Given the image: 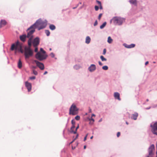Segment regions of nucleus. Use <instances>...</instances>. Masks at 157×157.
I'll list each match as a JSON object with an SVG mask.
<instances>
[{
  "label": "nucleus",
  "instance_id": "16",
  "mask_svg": "<svg viewBox=\"0 0 157 157\" xmlns=\"http://www.w3.org/2000/svg\"><path fill=\"white\" fill-rule=\"evenodd\" d=\"M138 116V114L137 113H135L134 114H132L131 116V119L134 120H136L137 119V117Z\"/></svg>",
  "mask_w": 157,
  "mask_h": 157
},
{
  "label": "nucleus",
  "instance_id": "27",
  "mask_svg": "<svg viewBox=\"0 0 157 157\" xmlns=\"http://www.w3.org/2000/svg\"><path fill=\"white\" fill-rule=\"evenodd\" d=\"M100 58H101V60L103 61H106L107 60V59L106 58H105L104 57V56H101Z\"/></svg>",
  "mask_w": 157,
  "mask_h": 157
},
{
  "label": "nucleus",
  "instance_id": "19",
  "mask_svg": "<svg viewBox=\"0 0 157 157\" xmlns=\"http://www.w3.org/2000/svg\"><path fill=\"white\" fill-rule=\"evenodd\" d=\"M75 125H72L71 128V133H73L74 134H76V131H74V129L75 128Z\"/></svg>",
  "mask_w": 157,
  "mask_h": 157
},
{
  "label": "nucleus",
  "instance_id": "53",
  "mask_svg": "<svg viewBox=\"0 0 157 157\" xmlns=\"http://www.w3.org/2000/svg\"><path fill=\"white\" fill-rule=\"evenodd\" d=\"M89 112L90 113L91 112V110L90 108L89 109Z\"/></svg>",
  "mask_w": 157,
  "mask_h": 157
},
{
  "label": "nucleus",
  "instance_id": "41",
  "mask_svg": "<svg viewBox=\"0 0 157 157\" xmlns=\"http://www.w3.org/2000/svg\"><path fill=\"white\" fill-rule=\"evenodd\" d=\"M98 24V21H97V20H96L95 22V23L94 24V26H96V25H97Z\"/></svg>",
  "mask_w": 157,
  "mask_h": 157
},
{
  "label": "nucleus",
  "instance_id": "28",
  "mask_svg": "<svg viewBox=\"0 0 157 157\" xmlns=\"http://www.w3.org/2000/svg\"><path fill=\"white\" fill-rule=\"evenodd\" d=\"M45 33L47 36H49L50 35V32L49 30H46L45 31Z\"/></svg>",
  "mask_w": 157,
  "mask_h": 157
},
{
  "label": "nucleus",
  "instance_id": "57",
  "mask_svg": "<svg viewBox=\"0 0 157 157\" xmlns=\"http://www.w3.org/2000/svg\"><path fill=\"white\" fill-rule=\"evenodd\" d=\"M126 124L127 125H128V122H127V121H126Z\"/></svg>",
  "mask_w": 157,
  "mask_h": 157
},
{
  "label": "nucleus",
  "instance_id": "20",
  "mask_svg": "<svg viewBox=\"0 0 157 157\" xmlns=\"http://www.w3.org/2000/svg\"><path fill=\"white\" fill-rule=\"evenodd\" d=\"M91 39L90 37L87 36L86 37L85 42L87 44H89L90 41Z\"/></svg>",
  "mask_w": 157,
  "mask_h": 157
},
{
  "label": "nucleus",
  "instance_id": "52",
  "mask_svg": "<svg viewBox=\"0 0 157 157\" xmlns=\"http://www.w3.org/2000/svg\"><path fill=\"white\" fill-rule=\"evenodd\" d=\"M78 134H77L76 135V137L75 139H76L78 138Z\"/></svg>",
  "mask_w": 157,
  "mask_h": 157
},
{
  "label": "nucleus",
  "instance_id": "32",
  "mask_svg": "<svg viewBox=\"0 0 157 157\" xmlns=\"http://www.w3.org/2000/svg\"><path fill=\"white\" fill-rule=\"evenodd\" d=\"M40 51L44 54L45 53V52L44 50L42 48H40Z\"/></svg>",
  "mask_w": 157,
  "mask_h": 157
},
{
  "label": "nucleus",
  "instance_id": "17",
  "mask_svg": "<svg viewBox=\"0 0 157 157\" xmlns=\"http://www.w3.org/2000/svg\"><path fill=\"white\" fill-rule=\"evenodd\" d=\"M124 46L125 47L127 48H130L134 47L135 45L134 44H131L130 45H128L125 44H124Z\"/></svg>",
  "mask_w": 157,
  "mask_h": 157
},
{
  "label": "nucleus",
  "instance_id": "12",
  "mask_svg": "<svg viewBox=\"0 0 157 157\" xmlns=\"http://www.w3.org/2000/svg\"><path fill=\"white\" fill-rule=\"evenodd\" d=\"M25 85L27 88L28 89L29 92L31 90L32 85L31 83L26 82H25Z\"/></svg>",
  "mask_w": 157,
  "mask_h": 157
},
{
  "label": "nucleus",
  "instance_id": "60",
  "mask_svg": "<svg viewBox=\"0 0 157 157\" xmlns=\"http://www.w3.org/2000/svg\"><path fill=\"white\" fill-rule=\"evenodd\" d=\"M156 157H157V151L156 152Z\"/></svg>",
  "mask_w": 157,
  "mask_h": 157
},
{
  "label": "nucleus",
  "instance_id": "43",
  "mask_svg": "<svg viewBox=\"0 0 157 157\" xmlns=\"http://www.w3.org/2000/svg\"><path fill=\"white\" fill-rule=\"evenodd\" d=\"M120 134H121L120 132H118L117 134V137H119L120 136Z\"/></svg>",
  "mask_w": 157,
  "mask_h": 157
},
{
  "label": "nucleus",
  "instance_id": "54",
  "mask_svg": "<svg viewBox=\"0 0 157 157\" xmlns=\"http://www.w3.org/2000/svg\"><path fill=\"white\" fill-rule=\"evenodd\" d=\"M147 157H153V156H150L149 155H148Z\"/></svg>",
  "mask_w": 157,
  "mask_h": 157
},
{
  "label": "nucleus",
  "instance_id": "56",
  "mask_svg": "<svg viewBox=\"0 0 157 157\" xmlns=\"http://www.w3.org/2000/svg\"><path fill=\"white\" fill-rule=\"evenodd\" d=\"M93 116H95V115L94 114H93L92 115V117H93Z\"/></svg>",
  "mask_w": 157,
  "mask_h": 157
},
{
  "label": "nucleus",
  "instance_id": "44",
  "mask_svg": "<svg viewBox=\"0 0 157 157\" xmlns=\"http://www.w3.org/2000/svg\"><path fill=\"white\" fill-rule=\"evenodd\" d=\"M96 2L98 3L99 5L101 4V2L100 1L97 0Z\"/></svg>",
  "mask_w": 157,
  "mask_h": 157
},
{
  "label": "nucleus",
  "instance_id": "31",
  "mask_svg": "<svg viewBox=\"0 0 157 157\" xmlns=\"http://www.w3.org/2000/svg\"><path fill=\"white\" fill-rule=\"evenodd\" d=\"M33 73L35 75H37L38 74L37 71L35 70H33Z\"/></svg>",
  "mask_w": 157,
  "mask_h": 157
},
{
  "label": "nucleus",
  "instance_id": "10",
  "mask_svg": "<svg viewBox=\"0 0 157 157\" xmlns=\"http://www.w3.org/2000/svg\"><path fill=\"white\" fill-rule=\"evenodd\" d=\"M34 61L36 64V66L38 67L40 70H43L44 69V66L43 63L36 60H35Z\"/></svg>",
  "mask_w": 157,
  "mask_h": 157
},
{
  "label": "nucleus",
  "instance_id": "5",
  "mask_svg": "<svg viewBox=\"0 0 157 157\" xmlns=\"http://www.w3.org/2000/svg\"><path fill=\"white\" fill-rule=\"evenodd\" d=\"M78 109L76 107L75 105L73 104L70 108L69 114L73 115H76L78 113Z\"/></svg>",
  "mask_w": 157,
  "mask_h": 157
},
{
  "label": "nucleus",
  "instance_id": "6",
  "mask_svg": "<svg viewBox=\"0 0 157 157\" xmlns=\"http://www.w3.org/2000/svg\"><path fill=\"white\" fill-rule=\"evenodd\" d=\"M35 28L34 26H32V25L27 29V37L29 39L33 38V34L35 31Z\"/></svg>",
  "mask_w": 157,
  "mask_h": 157
},
{
  "label": "nucleus",
  "instance_id": "25",
  "mask_svg": "<svg viewBox=\"0 0 157 157\" xmlns=\"http://www.w3.org/2000/svg\"><path fill=\"white\" fill-rule=\"evenodd\" d=\"M113 40L111 39L110 36H109L108 38V42L109 43H111L112 42Z\"/></svg>",
  "mask_w": 157,
  "mask_h": 157
},
{
  "label": "nucleus",
  "instance_id": "40",
  "mask_svg": "<svg viewBox=\"0 0 157 157\" xmlns=\"http://www.w3.org/2000/svg\"><path fill=\"white\" fill-rule=\"evenodd\" d=\"M35 47V49L34 51L35 52H37L38 51V48L37 47Z\"/></svg>",
  "mask_w": 157,
  "mask_h": 157
},
{
  "label": "nucleus",
  "instance_id": "51",
  "mask_svg": "<svg viewBox=\"0 0 157 157\" xmlns=\"http://www.w3.org/2000/svg\"><path fill=\"white\" fill-rule=\"evenodd\" d=\"M149 62L148 61H147L145 63V65H147L148 63Z\"/></svg>",
  "mask_w": 157,
  "mask_h": 157
},
{
  "label": "nucleus",
  "instance_id": "15",
  "mask_svg": "<svg viewBox=\"0 0 157 157\" xmlns=\"http://www.w3.org/2000/svg\"><path fill=\"white\" fill-rule=\"evenodd\" d=\"M6 20H2L0 22V28H1L6 24Z\"/></svg>",
  "mask_w": 157,
  "mask_h": 157
},
{
  "label": "nucleus",
  "instance_id": "63",
  "mask_svg": "<svg viewBox=\"0 0 157 157\" xmlns=\"http://www.w3.org/2000/svg\"><path fill=\"white\" fill-rule=\"evenodd\" d=\"M153 63H155V62H153Z\"/></svg>",
  "mask_w": 157,
  "mask_h": 157
},
{
  "label": "nucleus",
  "instance_id": "11",
  "mask_svg": "<svg viewBox=\"0 0 157 157\" xmlns=\"http://www.w3.org/2000/svg\"><path fill=\"white\" fill-rule=\"evenodd\" d=\"M39 39L38 37H36L34 39L33 41V45L34 47H36L39 44Z\"/></svg>",
  "mask_w": 157,
  "mask_h": 157
},
{
  "label": "nucleus",
  "instance_id": "37",
  "mask_svg": "<svg viewBox=\"0 0 157 157\" xmlns=\"http://www.w3.org/2000/svg\"><path fill=\"white\" fill-rule=\"evenodd\" d=\"M50 55L52 58L54 57L55 56L54 54L52 52L51 53Z\"/></svg>",
  "mask_w": 157,
  "mask_h": 157
},
{
  "label": "nucleus",
  "instance_id": "30",
  "mask_svg": "<svg viewBox=\"0 0 157 157\" xmlns=\"http://www.w3.org/2000/svg\"><path fill=\"white\" fill-rule=\"evenodd\" d=\"M75 119L77 120H79L80 119V117L79 116H77L75 117Z\"/></svg>",
  "mask_w": 157,
  "mask_h": 157
},
{
  "label": "nucleus",
  "instance_id": "22",
  "mask_svg": "<svg viewBox=\"0 0 157 157\" xmlns=\"http://www.w3.org/2000/svg\"><path fill=\"white\" fill-rule=\"evenodd\" d=\"M18 67L19 68H21L22 67V64L20 59H19L18 63Z\"/></svg>",
  "mask_w": 157,
  "mask_h": 157
},
{
  "label": "nucleus",
  "instance_id": "46",
  "mask_svg": "<svg viewBox=\"0 0 157 157\" xmlns=\"http://www.w3.org/2000/svg\"><path fill=\"white\" fill-rule=\"evenodd\" d=\"M79 125L78 124V126L76 127V129H75V130L76 131V132H77V129L79 128Z\"/></svg>",
  "mask_w": 157,
  "mask_h": 157
},
{
  "label": "nucleus",
  "instance_id": "35",
  "mask_svg": "<svg viewBox=\"0 0 157 157\" xmlns=\"http://www.w3.org/2000/svg\"><path fill=\"white\" fill-rule=\"evenodd\" d=\"M71 123L72 124V125H75V121L74 120H72L71 121Z\"/></svg>",
  "mask_w": 157,
  "mask_h": 157
},
{
  "label": "nucleus",
  "instance_id": "61",
  "mask_svg": "<svg viewBox=\"0 0 157 157\" xmlns=\"http://www.w3.org/2000/svg\"><path fill=\"white\" fill-rule=\"evenodd\" d=\"M75 147H74H74H72V149H75Z\"/></svg>",
  "mask_w": 157,
  "mask_h": 157
},
{
  "label": "nucleus",
  "instance_id": "33",
  "mask_svg": "<svg viewBox=\"0 0 157 157\" xmlns=\"http://www.w3.org/2000/svg\"><path fill=\"white\" fill-rule=\"evenodd\" d=\"M35 78H36V77L34 76L31 77H30V78H29V79L31 80L35 79Z\"/></svg>",
  "mask_w": 157,
  "mask_h": 157
},
{
  "label": "nucleus",
  "instance_id": "48",
  "mask_svg": "<svg viewBox=\"0 0 157 157\" xmlns=\"http://www.w3.org/2000/svg\"><path fill=\"white\" fill-rule=\"evenodd\" d=\"M75 140H76V139H74L72 141H71V142L70 143V144H72V143H73V142H74L75 141Z\"/></svg>",
  "mask_w": 157,
  "mask_h": 157
},
{
  "label": "nucleus",
  "instance_id": "13",
  "mask_svg": "<svg viewBox=\"0 0 157 157\" xmlns=\"http://www.w3.org/2000/svg\"><path fill=\"white\" fill-rule=\"evenodd\" d=\"M96 69L95 65L94 64H91L89 67L88 69L90 72L94 71Z\"/></svg>",
  "mask_w": 157,
  "mask_h": 157
},
{
  "label": "nucleus",
  "instance_id": "36",
  "mask_svg": "<svg viewBox=\"0 0 157 157\" xmlns=\"http://www.w3.org/2000/svg\"><path fill=\"white\" fill-rule=\"evenodd\" d=\"M106 49L105 48L103 50V55H105L106 53Z\"/></svg>",
  "mask_w": 157,
  "mask_h": 157
},
{
  "label": "nucleus",
  "instance_id": "62",
  "mask_svg": "<svg viewBox=\"0 0 157 157\" xmlns=\"http://www.w3.org/2000/svg\"><path fill=\"white\" fill-rule=\"evenodd\" d=\"M49 50H50V51H51V50H52V49H51V48H50L49 49Z\"/></svg>",
  "mask_w": 157,
  "mask_h": 157
},
{
  "label": "nucleus",
  "instance_id": "7",
  "mask_svg": "<svg viewBox=\"0 0 157 157\" xmlns=\"http://www.w3.org/2000/svg\"><path fill=\"white\" fill-rule=\"evenodd\" d=\"M47 57V56L45 54H42L39 52H37L35 55L36 58L40 61L46 59Z\"/></svg>",
  "mask_w": 157,
  "mask_h": 157
},
{
  "label": "nucleus",
  "instance_id": "8",
  "mask_svg": "<svg viewBox=\"0 0 157 157\" xmlns=\"http://www.w3.org/2000/svg\"><path fill=\"white\" fill-rule=\"evenodd\" d=\"M151 132L155 135H157V122L151 125Z\"/></svg>",
  "mask_w": 157,
  "mask_h": 157
},
{
  "label": "nucleus",
  "instance_id": "21",
  "mask_svg": "<svg viewBox=\"0 0 157 157\" xmlns=\"http://www.w3.org/2000/svg\"><path fill=\"white\" fill-rule=\"evenodd\" d=\"M32 39H29V40L28 41V44L29 45L28 47H30V48H31V43H32Z\"/></svg>",
  "mask_w": 157,
  "mask_h": 157
},
{
  "label": "nucleus",
  "instance_id": "59",
  "mask_svg": "<svg viewBox=\"0 0 157 157\" xmlns=\"http://www.w3.org/2000/svg\"><path fill=\"white\" fill-rule=\"evenodd\" d=\"M78 6V5L76 7H73V9H75L77 6Z\"/></svg>",
  "mask_w": 157,
  "mask_h": 157
},
{
  "label": "nucleus",
  "instance_id": "24",
  "mask_svg": "<svg viewBox=\"0 0 157 157\" xmlns=\"http://www.w3.org/2000/svg\"><path fill=\"white\" fill-rule=\"evenodd\" d=\"M129 2L132 4H136L137 3V1L136 0H130Z\"/></svg>",
  "mask_w": 157,
  "mask_h": 157
},
{
  "label": "nucleus",
  "instance_id": "23",
  "mask_svg": "<svg viewBox=\"0 0 157 157\" xmlns=\"http://www.w3.org/2000/svg\"><path fill=\"white\" fill-rule=\"evenodd\" d=\"M49 28L52 30H54L55 29L56 27L53 25H51L49 26Z\"/></svg>",
  "mask_w": 157,
  "mask_h": 157
},
{
  "label": "nucleus",
  "instance_id": "39",
  "mask_svg": "<svg viewBox=\"0 0 157 157\" xmlns=\"http://www.w3.org/2000/svg\"><path fill=\"white\" fill-rule=\"evenodd\" d=\"M89 120H91V121H92V123H93L94 122V119L92 118V117L91 118L89 119Z\"/></svg>",
  "mask_w": 157,
  "mask_h": 157
},
{
  "label": "nucleus",
  "instance_id": "14",
  "mask_svg": "<svg viewBox=\"0 0 157 157\" xmlns=\"http://www.w3.org/2000/svg\"><path fill=\"white\" fill-rule=\"evenodd\" d=\"M114 96L115 99H117L119 101L121 100V98L120 97V95L118 92H115L114 94Z\"/></svg>",
  "mask_w": 157,
  "mask_h": 157
},
{
  "label": "nucleus",
  "instance_id": "4",
  "mask_svg": "<svg viewBox=\"0 0 157 157\" xmlns=\"http://www.w3.org/2000/svg\"><path fill=\"white\" fill-rule=\"evenodd\" d=\"M124 19L121 17H113L110 21V22L111 23L112 22L115 25H121L122 24Z\"/></svg>",
  "mask_w": 157,
  "mask_h": 157
},
{
  "label": "nucleus",
  "instance_id": "64",
  "mask_svg": "<svg viewBox=\"0 0 157 157\" xmlns=\"http://www.w3.org/2000/svg\"><path fill=\"white\" fill-rule=\"evenodd\" d=\"M101 121V120H100L99 121Z\"/></svg>",
  "mask_w": 157,
  "mask_h": 157
},
{
  "label": "nucleus",
  "instance_id": "26",
  "mask_svg": "<svg viewBox=\"0 0 157 157\" xmlns=\"http://www.w3.org/2000/svg\"><path fill=\"white\" fill-rule=\"evenodd\" d=\"M106 24V22H104L100 26V28L101 29H102L103 28H104V27L105 26Z\"/></svg>",
  "mask_w": 157,
  "mask_h": 157
},
{
  "label": "nucleus",
  "instance_id": "29",
  "mask_svg": "<svg viewBox=\"0 0 157 157\" xmlns=\"http://www.w3.org/2000/svg\"><path fill=\"white\" fill-rule=\"evenodd\" d=\"M102 68L104 70H106L108 69V68L107 66H104L102 67Z\"/></svg>",
  "mask_w": 157,
  "mask_h": 157
},
{
  "label": "nucleus",
  "instance_id": "47",
  "mask_svg": "<svg viewBox=\"0 0 157 157\" xmlns=\"http://www.w3.org/2000/svg\"><path fill=\"white\" fill-rule=\"evenodd\" d=\"M99 8L101 10L102 9V7L101 5V4L100 5H99Z\"/></svg>",
  "mask_w": 157,
  "mask_h": 157
},
{
  "label": "nucleus",
  "instance_id": "50",
  "mask_svg": "<svg viewBox=\"0 0 157 157\" xmlns=\"http://www.w3.org/2000/svg\"><path fill=\"white\" fill-rule=\"evenodd\" d=\"M47 73H48V72L47 71H45L44 73V75H45L46 74H47Z\"/></svg>",
  "mask_w": 157,
  "mask_h": 157
},
{
  "label": "nucleus",
  "instance_id": "58",
  "mask_svg": "<svg viewBox=\"0 0 157 157\" xmlns=\"http://www.w3.org/2000/svg\"><path fill=\"white\" fill-rule=\"evenodd\" d=\"M93 136H91V137H90V139H93Z\"/></svg>",
  "mask_w": 157,
  "mask_h": 157
},
{
  "label": "nucleus",
  "instance_id": "1",
  "mask_svg": "<svg viewBox=\"0 0 157 157\" xmlns=\"http://www.w3.org/2000/svg\"><path fill=\"white\" fill-rule=\"evenodd\" d=\"M47 25L46 23L42 21L41 20H39L36 22L32 25V26H34L35 28H38L39 30L45 28Z\"/></svg>",
  "mask_w": 157,
  "mask_h": 157
},
{
  "label": "nucleus",
  "instance_id": "42",
  "mask_svg": "<svg viewBox=\"0 0 157 157\" xmlns=\"http://www.w3.org/2000/svg\"><path fill=\"white\" fill-rule=\"evenodd\" d=\"M88 135V134H86V136H85V137H84V141H85L86 140V138H87V137Z\"/></svg>",
  "mask_w": 157,
  "mask_h": 157
},
{
  "label": "nucleus",
  "instance_id": "18",
  "mask_svg": "<svg viewBox=\"0 0 157 157\" xmlns=\"http://www.w3.org/2000/svg\"><path fill=\"white\" fill-rule=\"evenodd\" d=\"M26 37H27L26 35H23L20 36V39L21 41L24 42L25 40V39Z\"/></svg>",
  "mask_w": 157,
  "mask_h": 157
},
{
  "label": "nucleus",
  "instance_id": "55",
  "mask_svg": "<svg viewBox=\"0 0 157 157\" xmlns=\"http://www.w3.org/2000/svg\"><path fill=\"white\" fill-rule=\"evenodd\" d=\"M86 146L85 145L84 146V149H86Z\"/></svg>",
  "mask_w": 157,
  "mask_h": 157
},
{
  "label": "nucleus",
  "instance_id": "49",
  "mask_svg": "<svg viewBox=\"0 0 157 157\" xmlns=\"http://www.w3.org/2000/svg\"><path fill=\"white\" fill-rule=\"evenodd\" d=\"M89 121H90V123H89L90 124H93V123H92V121H91V120H89Z\"/></svg>",
  "mask_w": 157,
  "mask_h": 157
},
{
  "label": "nucleus",
  "instance_id": "38",
  "mask_svg": "<svg viewBox=\"0 0 157 157\" xmlns=\"http://www.w3.org/2000/svg\"><path fill=\"white\" fill-rule=\"evenodd\" d=\"M102 15V13H100L99 14V16H98V19L99 20H100L101 16Z\"/></svg>",
  "mask_w": 157,
  "mask_h": 157
},
{
  "label": "nucleus",
  "instance_id": "2",
  "mask_svg": "<svg viewBox=\"0 0 157 157\" xmlns=\"http://www.w3.org/2000/svg\"><path fill=\"white\" fill-rule=\"evenodd\" d=\"M22 44L19 41H17L16 44H12L11 50L12 51L15 50L16 51H20L21 53L23 52V51L22 49Z\"/></svg>",
  "mask_w": 157,
  "mask_h": 157
},
{
  "label": "nucleus",
  "instance_id": "45",
  "mask_svg": "<svg viewBox=\"0 0 157 157\" xmlns=\"http://www.w3.org/2000/svg\"><path fill=\"white\" fill-rule=\"evenodd\" d=\"M98 63H99V65L100 66H102L103 65L102 63L100 61H99Z\"/></svg>",
  "mask_w": 157,
  "mask_h": 157
},
{
  "label": "nucleus",
  "instance_id": "3",
  "mask_svg": "<svg viewBox=\"0 0 157 157\" xmlns=\"http://www.w3.org/2000/svg\"><path fill=\"white\" fill-rule=\"evenodd\" d=\"M33 52L30 47H25L24 50V55L26 59H29L33 55Z\"/></svg>",
  "mask_w": 157,
  "mask_h": 157
},
{
  "label": "nucleus",
  "instance_id": "9",
  "mask_svg": "<svg viewBox=\"0 0 157 157\" xmlns=\"http://www.w3.org/2000/svg\"><path fill=\"white\" fill-rule=\"evenodd\" d=\"M155 150V146L154 144H152L148 148L149 155L150 156H153L154 153L153 151Z\"/></svg>",
  "mask_w": 157,
  "mask_h": 157
},
{
  "label": "nucleus",
  "instance_id": "34",
  "mask_svg": "<svg viewBox=\"0 0 157 157\" xmlns=\"http://www.w3.org/2000/svg\"><path fill=\"white\" fill-rule=\"evenodd\" d=\"M95 9L96 11H97L99 9V7L98 6H95Z\"/></svg>",
  "mask_w": 157,
  "mask_h": 157
}]
</instances>
